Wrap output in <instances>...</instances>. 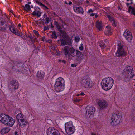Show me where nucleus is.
<instances>
[{"instance_id":"1","label":"nucleus","mask_w":135,"mask_h":135,"mask_svg":"<svg viewBox=\"0 0 135 135\" xmlns=\"http://www.w3.org/2000/svg\"><path fill=\"white\" fill-rule=\"evenodd\" d=\"M64 54L65 55H68L69 56L75 57V61L77 63H80L84 57V55L78 50H75L73 47H70L66 46L64 47L63 49Z\"/></svg>"},{"instance_id":"2","label":"nucleus","mask_w":135,"mask_h":135,"mask_svg":"<svg viewBox=\"0 0 135 135\" xmlns=\"http://www.w3.org/2000/svg\"><path fill=\"white\" fill-rule=\"evenodd\" d=\"M15 122V120L8 115L2 114L0 115V122L6 126L12 127Z\"/></svg>"},{"instance_id":"3","label":"nucleus","mask_w":135,"mask_h":135,"mask_svg":"<svg viewBox=\"0 0 135 135\" xmlns=\"http://www.w3.org/2000/svg\"><path fill=\"white\" fill-rule=\"evenodd\" d=\"M114 83L113 79L111 77L104 78L102 80L101 85L102 88L105 90H110L112 87Z\"/></svg>"},{"instance_id":"4","label":"nucleus","mask_w":135,"mask_h":135,"mask_svg":"<svg viewBox=\"0 0 135 135\" xmlns=\"http://www.w3.org/2000/svg\"><path fill=\"white\" fill-rule=\"evenodd\" d=\"M133 68L129 66L125 68L123 72L124 75V81L125 82H129L130 79L132 78L135 76L134 74H133Z\"/></svg>"},{"instance_id":"5","label":"nucleus","mask_w":135,"mask_h":135,"mask_svg":"<svg viewBox=\"0 0 135 135\" xmlns=\"http://www.w3.org/2000/svg\"><path fill=\"white\" fill-rule=\"evenodd\" d=\"M55 89L57 92H60L64 90V81L63 79L59 77L57 79L54 84Z\"/></svg>"},{"instance_id":"6","label":"nucleus","mask_w":135,"mask_h":135,"mask_svg":"<svg viewBox=\"0 0 135 135\" xmlns=\"http://www.w3.org/2000/svg\"><path fill=\"white\" fill-rule=\"evenodd\" d=\"M122 115L120 113H114L112 114L111 118V124L115 126L121 123L122 121Z\"/></svg>"},{"instance_id":"7","label":"nucleus","mask_w":135,"mask_h":135,"mask_svg":"<svg viewBox=\"0 0 135 135\" xmlns=\"http://www.w3.org/2000/svg\"><path fill=\"white\" fill-rule=\"evenodd\" d=\"M66 133L68 135L73 134L75 132V127L71 121L66 123L65 124Z\"/></svg>"},{"instance_id":"8","label":"nucleus","mask_w":135,"mask_h":135,"mask_svg":"<svg viewBox=\"0 0 135 135\" xmlns=\"http://www.w3.org/2000/svg\"><path fill=\"white\" fill-rule=\"evenodd\" d=\"M82 87L86 89L92 88L94 85V83L89 78H85L83 79L81 81Z\"/></svg>"},{"instance_id":"9","label":"nucleus","mask_w":135,"mask_h":135,"mask_svg":"<svg viewBox=\"0 0 135 135\" xmlns=\"http://www.w3.org/2000/svg\"><path fill=\"white\" fill-rule=\"evenodd\" d=\"M118 50L115 53L116 56L117 57L123 56L126 54L123 47V45L120 41L117 42Z\"/></svg>"},{"instance_id":"10","label":"nucleus","mask_w":135,"mask_h":135,"mask_svg":"<svg viewBox=\"0 0 135 135\" xmlns=\"http://www.w3.org/2000/svg\"><path fill=\"white\" fill-rule=\"evenodd\" d=\"M16 118L18 120H20V122L19 123V126L22 127H23L27 123V122L25 121L23 118V115L22 113H19L18 114L16 117Z\"/></svg>"},{"instance_id":"11","label":"nucleus","mask_w":135,"mask_h":135,"mask_svg":"<svg viewBox=\"0 0 135 135\" xmlns=\"http://www.w3.org/2000/svg\"><path fill=\"white\" fill-rule=\"evenodd\" d=\"M97 103L99 106V108L100 110H103L108 107V103L105 100H99L97 101Z\"/></svg>"},{"instance_id":"12","label":"nucleus","mask_w":135,"mask_h":135,"mask_svg":"<svg viewBox=\"0 0 135 135\" xmlns=\"http://www.w3.org/2000/svg\"><path fill=\"white\" fill-rule=\"evenodd\" d=\"M18 83L17 81L12 80L10 82L9 85V88L11 91H13L18 89Z\"/></svg>"},{"instance_id":"13","label":"nucleus","mask_w":135,"mask_h":135,"mask_svg":"<svg viewBox=\"0 0 135 135\" xmlns=\"http://www.w3.org/2000/svg\"><path fill=\"white\" fill-rule=\"evenodd\" d=\"M123 35L126 39L129 42H131L132 39L131 33L129 31L126 30L124 32Z\"/></svg>"},{"instance_id":"14","label":"nucleus","mask_w":135,"mask_h":135,"mask_svg":"<svg viewBox=\"0 0 135 135\" xmlns=\"http://www.w3.org/2000/svg\"><path fill=\"white\" fill-rule=\"evenodd\" d=\"M95 110L94 107H90L89 108H87L86 109V115L89 117L92 115L94 114Z\"/></svg>"},{"instance_id":"15","label":"nucleus","mask_w":135,"mask_h":135,"mask_svg":"<svg viewBox=\"0 0 135 135\" xmlns=\"http://www.w3.org/2000/svg\"><path fill=\"white\" fill-rule=\"evenodd\" d=\"M6 21L0 19V30L5 31L7 28V25L5 23Z\"/></svg>"},{"instance_id":"16","label":"nucleus","mask_w":135,"mask_h":135,"mask_svg":"<svg viewBox=\"0 0 135 135\" xmlns=\"http://www.w3.org/2000/svg\"><path fill=\"white\" fill-rule=\"evenodd\" d=\"M58 132L54 128L52 127H49L47 130V135H51Z\"/></svg>"},{"instance_id":"17","label":"nucleus","mask_w":135,"mask_h":135,"mask_svg":"<svg viewBox=\"0 0 135 135\" xmlns=\"http://www.w3.org/2000/svg\"><path fill=\"white\" fill-rule=\"evenodd\" d=\"M73 9L77 13L83 14L84 12L83 9L81 7H78L75 6H74Z\"/></svg>"},{"instance_id":"18","label":"nucleus","mask_w":135,"mask_h":135,"mask_svg":"<svg viewBox=\"0 0 135 135\" xmlns=\"http://www.w3.org/2000/svg\"><path fill=\"white\" fill-rule=\"evenodd\" d=\"M61 45L62 46H64L69 44L70 42V40L69 38H63L60 39Z\"/></svg>"},{"instance_id":"19","label":"nucleus","mask_w":135,"mask_h":135,"mask_svg":"<svg viewBox=\"0 0 135 135\" xmlns=\"http://www.w3.org/2000/svg\"><path fill=\"white\" fill-rule=\"evenodd\" d=\"M112 31L113 30L110 27L107 26L104 32L106 35H109L112 34Z\"/></svg>"},{"instance_id":"20","label":"nucleus","mask_w":135,"mask_h":135,"mask_svg":"<svg viewBox=\"0 0 135 135\" xmlns=\"http://www.w3.org/2000/svg\"><path fill=\"white\" fill-rule=\"evenodd\" d=\"M8 28L11 32L15 35L18 31V30L13 25L11 24V25L9 26Z\"/></svg>"},{"instance_id":"21","label":"nucleus","mask_w":135,"mask_h":135,"mask_svg":"<svg viewBox=\"0 0 135 135\" xmlns=\"http://www.w3.org/2000/svg\"><path fill=\"white\" fill-rule=\"evenodd\" d=\"M44 73L42 71H38L37 74V76L39 79H42L44 77Z\"/></svg>"},{"instance_id":"22","label":"nucleus","mask_w":135,"mask_h":135,"mask_svg":"<svg viewBox=\"0 0 135 135\" xmlns=\"http://www.w3.org/2000/svg\"><path fill=\"white\" fill-rule=\"evenodd\" d=\"M10 130V128L6 127L1 129V134H3L8 132Z\"/></svg>"},{"instance_id":"23","label":"nucleus","mask_w":135,"mask_h":135,"mask_svg":"<svg viewBox=\"0 0 135 135\" xmlns=\"http://www.w3.org/2000/svg\"><path fill=\"white\" fill-rule=\"evenodd\" d=\"M96 27L99 30H101L102 28V22L101 21H97L96 22Z\"/></svg>"},{"instance_id":"24","label":"nucleus","mask_w":135,"mask_h":135,"mask_svg":"<svg viewBox=\"0 0 135 135\" xmlns=\"http://www.w3.org/2000/svg\"><path fill=\"white\" fill-rule=\"evenodd\" d=\"M39 9L38 8H35V11L33 12V14L34 15H37V16L39 17L41 15V13L39 11H37L36 10V9L37 10V9Z\"/></svg>"},{"instance_id":"25","label":"nucleus","mask_w":135,"mask_h":135,"mask_svg":"<svg viewBox=\"0 0 135 135\" xmlns=\"http://www.w3.org/2000/svg\"><path fill=\"white\" fill-rule=\"evenodd\" d=\"M128 12L134 15H135V8L131 6H129Z\"/></svg>"},{"instance_id":"26","label":"nucleus","mask_w":135,"mask_h":135,"mask_svg":"<svg viewBox=\"0 0 135 135\" xmlns=\"http://www.w3.org/2000/svg\"><path fill=\"white\" fill-rule=\"evenodd\" d=\"M36 2L37 4L40 6L44 9L46 10L48 9V8L44 4H43L40 2L38 1L37 0L36 1Z\"/></svg>"},{"instance_id":"27","label":"nucleus","mask_w":135,"mask_h":135,"mask_svg":"<svg viewBox=\"0 0 135 135\" xmlns=\"http://www.w3.org/2000/svg\"><path fill=\"white\" fill-rule=\"evenodd\" d=\"M60 32L61 33L60 35L63 37V38H69L68 35L64 31Z\"/></svg>"},{"instance_id":"28","label":"nucleus","mask_w":135,"mask_h":135,"mask_svg":"<svg viewBox=\"0 0 135 135\" xmlns=\"http://www.w3.org/2000/svg\"><path fill=\"white\" fill-rule=\"evenodd\" d=\"M65 25V24H64L62 25H57V28L58 31H59L60 32H62L63 31H64V30L62 29L64 28V26Z\"/></svg>"},{"instance_id":"29","label":"nucleus","mask_w":135,"mask_h":135,"mask_svg":"<svg viewBox=\"0 0 135 135\" xmlns=\"http://www.w3.org/2000/svg\"><path fill=\"white\" fill-rule=\"evenodd\" d=\"M106 16L108 18L110 22L114 20L112 16V15L110 13L109 14L107 13Z\"/></svg>"},{"instance_id":"30","label":"nucleus","mask_w":135,"mask_h":135,"mask_svg":"<svg viewBox=\"0 0 135 135\" xmlns=\"http://www.w3.org/2000/svg\"><path fill=\"white\" fill-rule=\"evenodd\" d=\"M105 43L102 41H100L99 42V45L102 49H104L105 47Z\"/></svg>"},{"instance_id":"31","label":"nucleus","mask_w":135,"mask_h":135,"mask_svg":"<svg viewBox=\"0 0 135 135\" xmlns=\"http://www.w3.org/2000/svg\"><path fill=\"white\" fill-rule=\"evenodd\" d=\"M30 7L29 5L27 4H25L24 7V10L27 11H28L30 10Z\"/></svg>"},{"instance_id":"32","label":"nucleus","mask_w":135,"mask_h":135,"mask_svg":"<svg viewBox=\"0 0 135 135\" xmlns=\"http://www.w3.org/2000/svg\"><path fill=\"white\" fill-rule=\"evenodd\" d=\"M64 2L65 4L67 5H70L72 4V2H71L69 1L68 0L65 1Z\"/></svg>"},{"instance_id":"33","label":"nucleus","mask_w":135,"mask_h":135,"mask_svg":"<svg viewBox=\"0 0 135 135\" xmlns=\"http://www.w3.org/2000/svg\"><path fill=\"white\" fill-rule=\"evenodd\" d=\"M51 36V37L54 38L55 39L57 38V36L56 35L55 33V32H53Z\"/></svg>"},{"instance_id":"34","label":"nucleus","mask_w":135,"mask_h":135,"mask_svg":"<svg viewBox=\"0 0 135 135\" xmlns=\"http://www.w3.org/2000/svg\"><path fill=\"white\" fill-rule=\"evenodd\" d=\"M16 35L21 37L23 35V34L22 32L20 33L18 30V31H17V33H16Z\"/></svg>"},{"instance_id":"35","label":"nucleus","mask_w":135,"mask_h":135,"mask_svg":"<svg viewBox=\"0 0 135 135\" xmlns=\"http://www.w3.org/2000/svg\"><path fill=\"white\" fill-rule=\"evenodd\" d=\"M50 18H46L45 19V23L46 24H47L50 21Z\"/></svg>"},{"instance_id":"36","label":"nucleus","mask_w":135,"mask_h":135,"mask_svg":"<svg viewBox=\"0 0 135 135\" xmlns=\"http://www.w3.org/2000/svg\"><path fill=\"white\" fill-rule=\"evenodd\" d=\"M111 23H112V25L114 26H116V22L114 20L113 21H112Z\"/></svg>"},{"instance_id":"37","label":"nucleus","mask_w":135,"mask_h":135,"mask_svg":"<svg viewBox=\"0 0 135 135\" xmlns=\"http://www.w3.org/2000/svg\"><path fill=\"white\" fill-rule=\"evenodd\" d=\"M79 49L81 51H82L83 49V45L81 44H80L79 47Z\"/></svg>"},{"instance_id":"38","label":"nucleus","mask_w":135,"mask_h":135,"mask_svg":"<svg viewBox=\"0 0 135 135\" xmlns=\"http://www.w3.org/2000/svg\"><path fill=\"white\" fill-rule=\"evenodd\" d=\"M75 41L76 42H79L80 39V38L79 37L77 36H76L75 37Z\"/></svg>"},{"instance_id":"39","label":"nucleus","mask_w":135,"mask_h":135,"mask_svg":"<svg viewBox=\"0 0 135 135\" xmlns=\"http://www.w3.org/2000/svg\"><path fill=\"white\" fill-rule=\"evenodd\" d=\"M33 32L35 34V35H36L37 36H38L39 35L38 33V31H37L36 30H34L33 31Z\"/></svg>"},{"instance_id":"40","label":"nucleus","mask_w":135,"mask_h":135,"mask_svg":"<svg viewBox=\"0 0 135 135\" xmlns=\"http://www.w3.org/2000/svg\"><path fill=\"white\" fill-rule=\"evenodd\" d=\"M82 100V99H74V101L75 102H79L80 101Z\"/></svg>"},{"instance_id":"41","label":"nucleus","mask_w":135,"mask_h":135,"mask_svg":"<svg viewBox=\"0 0 135 135\" xmlns=\"http://www.w3.org/2000/svg\"><path fill=\"white\" fill-rule=\"evenodd\" d=\"M21 38L23 39H26L27 37V35H25L23 34V35L21 37Z\"/></svg>"},{"instance_id":"42","label":"nucleus","mask_w":135,"mask_h":135,"mask_svg":"<svg viewBox=\"0 0 135 135\" xmlns=\"http://www.w3.org/2000/svg\"><path fill=\"white\" fill-rule=\"evenodd\" d=\"M27 38H29L30 40H31L32 42H34V41L32 39L33 38L32 36H28Z\"/></svg>"},{"instance_id":"43","label":"nucleus","mask_w":135,"mask_h":135,"mask_svg":"<svg viewBox=\"0 0 135 135\" xmlns=\"http://www.w3.org/2000/svg\"><path fill=\"white\" fill-rule=\"evenodd\" d=\"M51 135H60V133L59 132H57L56 133H54L53 134H51Z\"/></svg>"},{"instance_id":"44","label":"nucleus","mask_w":135,"mask_h":135,"mask_svg":"<svg viewBox=\"0 0 135 135\" xmlns=\"http://www.w3.org/2000/svg\"><path fill=\"white\" fill-rule=\"evenodd\" d=\"M32 40L34 41V42H35V41L36 40V37L33 36H32Z\"/></svg>"},{"instance_id":"45","label":"nucleus","mask_w":135,"mask_h":135,"mask_svg":"<svg viewBox=\"0 0 135 135\" xmlns=\"http://www.w3.org/2000/svg\"><path fill=\"white\" fill-rule=\"evenodd\" d=\"M54 24L56 25V27H57V25H59V24L56 21L54 22Z\"/></svg>"},{"instance_id":"46","label":"nucleus","mask_w":135,"mask_h":135,"mask_svg":"<svg viewBox=\"0 0 135 135\" xmlns=\"http://www.w3.org/2000/svg\"><path fill=\"white\" fill-rule=\"evenodd\" d=\"M93 12V11L91 9H90L88 11V12L89 13H90V12Z\"/></svg>"},{"instance_id":"47","label":"nucleus","mask_w":135,"mask_h":135,"mask_svg":"<svg viewBox=\"0 0 135 135\" xmlns=\"http://www.w3.org/2000/svg\"><path fill=\"white\" fill-rule=\"evenodd\" d=\"M71 66L72 67H75L76 66V65L74 64H72L71 65Z\"/></svg>"},{"instance_id":"48","label":"nucleus","mask_w":135,"mask_h":135,"mask_svg":"<svg viewBox=\"0 0 135 135\" xmlns=\"http://www.w3.org/2000/svg\"><path fill=\"white\" fill-rule=\"evenodd\" d=\"M14 133L15 135H19L18 132L17 131H15Z\"/></svg>"},{"instance_id":"49","label":"nucleus","mask_w":135,"mask_h":135,"mask_svg":"<svg viewBox=\"0 0 135 135\" xmlns=\"http://www.w3.org/2000/svg\"><path fill=\"white\" fill-rule=\"evenodd\" d=\"M80 95H83H83H85V94H84L83 93V92H81L80 93Z\"/></svg>"},{"instance_id":"50","label":"nucleus","mask_w":135,"mask_h":135,"mask_svg":"<svg viewBox=\"0 0 135 135\" xmlns=\"http://www.w3.org/2000/svg\"><path fill=\"white\" fill-rule=\"evenodd\" d=\"M95 14L94 13H91L90 14V16H93Z\"/></svg>"},{"instance_id":"51","label":"nucleus","mask_w":135,"mask_h":135,"mask_svg":"<svg viewBox=\"0 0 135 135\" xmlns=\"http://www.w3.org/2000/svg\"><path fill=\"white\" fill-rule=\"evenodd\" d=\"M50 23L51 25V27L52 28H53L54 27V26L52 25V23L51 22Z\"/></svg>"},{"instance_id":"52","label":"nucleus","mask_w":135,"mask_h":135,"mask_svg":"<svg viewBox=\"0 0 135 135\" xmlns=\"http://www.w3.org/2000/svg\"><path fill=\"white\" fill-rule=\"evenodd\" d=\"M94 15L95 16V18H97L98 16V15L96 14H95Z\"/></svg>"},{"instance_id":"53","label":"nucleus","mask_w":135,"mask_h":135,"mask_svg":"<svg viewBox=\"0 0 135 135\" xmlns=\"http://www.w3.org/2000/svg\"><path fill=\"white\" fill-rule=\"evenodd\" d=\"M62 63H65V61L64 60H62Z\"/></svg>"},{"instance_id":"54","label":"nucleus","mask_w":135,"mask_h":135,"mask_svg":"<svg viewBox=\"0 0 135 135\" xmlns=\"http://www.w3.org/2000/svg\"><path fill=\"white\" fill-rule=\"evenodd\" d=\"M62 61V60H59V62H61Z\"/></svg>"},{"instance_id":"55","label":"nucleus","mask_w":135,"mask_h":135,"mask_svg":"<svg viewBox=\"0 0 135 135\" xmlns=\"http://www.w3.org/2000/svg\"><path fill=\"white\" fill-rule=\"evenodd\" d=\"M133 25L135 28V22L133 24Z\"/></svg>"},{"instance_id":"56","label":"nucleus","mask_w":135,"mask_h":135,"mask_svg":"<svg viewBox=\"0 0 135 135\" xmlns=\"http://www.w3.org/2000/svg\"><path fill=\"white\" fill-rule=\"evenodd\" d=\"M21 25L20 24H18V26L20 27L21 26Z\"/></svg>"},{"instance_id":"57","label":"nucleus","mask_w":135,"mask_h":135,"mask_svg":"<svg viewBox=\"0 0 135 135\" xmlns=\"http://www.w3.org/2000/svg\"><path fill=\"white\" fill-rule=\"evenodd\" d=\"M80 95V94H77V95H76V96H79Z\"/></svg>"},{"instance_id":"58","label":"nucleus","mask_w":135,"mask_h":135,"mask_svg":"<svg viewBox=\"0 0 135 135\" xmlns=\"http://www.w3.org/2000/svg\"><path fill=\"white\" fill-rule=\"evenodd\" d=\"M30 7H31V8H33V6L32 5H31V6Z\"/></svg>"},{"instance_id":"59","label":"nucleus","mask_w":135,"mask_h":135,"mask_svg":"<svg viewBox=\"0 0 135 135\" xmlns=\"http://www.w3.org/2000/svg\"><path fill=\"white\" fill-rule=\"evenodd\" d=\"M127 5H129V3H127Z\"/></svg>"},{"instance_id":"60","label":"nucleus","mask_w":135,"mask_h":135,"mask_svg":"<svg viewBox=\"0 0 135 135\" xmlns=\"http://www.w3.org/2000/svg\"><path fill=\"white\" fill-rule=\"evenodd\" d=\"M131 0V2H132L131 3H132V1H133V0Z\"/></svg>"},{"instance_id":"61","label":"nucleus","mask_w":135,"mask_h":135,"mask_svg":"<svg viewBox=\"0 0 135 135\" xmlns=\"http://www.w3.org/2000/svg\"><path fill=\"white\" fill-rule=\"evenodd\" d=\"M19 1H20V2H21L22 1V0H19Z\"/></svg>"},{"instance_id":"62","label":"nucleus","mask_w":135,"mask_h":135,"mask_svg":"<svg viewBox=\"0 0 135 135\" xmlns=\"http://www.w3.org/2000/svg\"><path fill=\"white\" fill-rule=\"evenodd\" d=\"M87 3H88V2H89V1H87Z\"/></svg>"},{"instance_id":"63","label":"nucleus","mask_w":135,"mask_h":135,"mask_svg":"<svg viewBox=\"0 0 135 135\" xmlns=\"http://www.w3.org/2000/svg\"><path fill=\"white\" fill-rule=\"evenodd\" d=\"M28 4H30V2H28Z\"/></svg>"},{"instance_id":"64","label":"nucleus","mask_w":135,"mask_h":135,"mask_svg":"<svg viewBox=\"0 0 135 135\" xmlns=\"http://www.w3.org/2000/svg\"><path fill=\"white\" fill-rule=\"evenodd\" d=\"M45 30H47V28H45Z\"/></svg>"}]
</instances>
